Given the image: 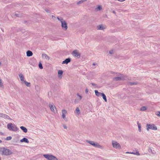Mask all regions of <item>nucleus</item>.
I'll return each mask as SVG.
<instances>
[{"label":"nucleus","instance_id":"f257e3e1","mask_svg":"<svg viewBox=\"0 0 160 160\" xmlns=\"http://www.w3.org/2000/svg\"><path fill=\"white\" fill-rule=\"evenodd\" d=\"M112 74H116L117 76H118L115 77L113 78V80L116 81H120L121 80H128L129 79L126 76H124L123 75H122L119 73H117L115 72H112Z\"/></svg>","mask_w":160,"mask_h":160},{"label":"nucleus","instance_id":"f03ea898","mask_svg":"<svg viewBox=\"0 0 160 160\" xmlns=\"http://www.w3.org/2000/svg\"><path fill=\"white\" fill-rule=\"evenodd\" d=\"M7 128L10 131L13 132L17 131L18 129L15 125L12 123H10L8 124Z\"/></svg>","mask_w":160,"mask_h":160},{"label":"nucleus","instance_id":"7ed1b4c3","mask_svg":"<svg viewBox=\"0 0 160 160\" xmlns=\"http://www.w3.org/2000/svg\"><path fill=\"white\" fill-rule=\"evenodd\" d=\"M0 151L2 152V154L5 155H9L12 154V152L10 150L5 148H1Z\"/></svg>","mask_w":160,"mask_h":160},{"label":"nucleus","instance_id":"20e7f679","mask_svg":"<svg viewBox=\"0 0 160 160\" xmlns=\"http://www.w3.org/2000/svg\"><path fill=\"white\" fill-rule=\"evenodd\" d=\"M87 142L95 148H100L102 149H103L104 148V147L103 146L100 145L97 142L95 143L93 141H90L88 140H87Z\"/></svg>","mask_w":160,"mask_h":160},{"label":"nucleus","instance_id":"39448f33","mask_svg":"<svg viewBox=\"0 0 160 160\" xmlns=\"http://www.w3.org/2000/svg\"><path fill=\"white\" fill-rule=\"evenodd\" d=\"M147 129L148 131L149 129H152L154 130H156L157 128L156 126L154 124H147L146 125Z\"/></svg>","mask_w":160,"mask_h":160},{"label":"nucleus","instance_id":"423d86ee","mask_svg":"<svg viewBox=\"0 0 160 160\" xmlns=\"http://www.w3.org/2000/svg\"><path fill=\"white\" fill-rule=\"evenodd\" d=\"M43 156L48 160H58L57 158L54 156L48 154H44Z\"/></svg>","mask_w":160,"mask_h":160},{"label":"nucleus","instance_id":"0eeeda50","mask_svg":"<svg viewBox=\"0 0 160 160\" xmlns=\"http://www.w3.org/2000/svg\"><path fill=\"white\" fill-rule=\"evenodd\" d=\"M72 55L75 57L77 58H79L80 57L81 54L79 53L77 50H74L72 52Z\"/></svg>","mask_w":160,"mask_h":160},{"label":"nucleus","instance_id":"6e6552de","mask_svg":"<svg viewBox=\"0 0 160 160\" xmlns=\"http://www.w3.org/2000/svg\"><path fill=\"white\" fill-rule=\"evenodd\" d=\"M77 97L75 99L74 102L75 104L78 103L81 100L82 97L78 93H77Z\"/></svg>","mask_w":160,"mask_h":160},{"label":"nucleus","instance_id":"1a4fd4ad","mask_svg":"<svg viewBox=\"0 0 160 160\" xmlns=\"http://www.w3.org/2000/svg\"><path fill=\"white\" fill-rule=\"evenodd\" d=\"M112 145L113 147L114 148H121V147L120 145V144L118 143L116 141H112Z\"/></svg>","mask_w":160,"mask_h":160},{"label":"nucleus","instance_id":"9d476101","mask_svg":"<svg viewBox=\"0 0 160 160\" xmlns=\"http://www.w3.org/2000/svg\"><path fill=\"white\" fill-rule=\"evenodd\" d=\"M62 27V29L64 30H66L68 28L67 24L66 22L64 21L61 23Z\"/></svg>","mask_w":160,"mask_h":160},{"label":"nucleus","instance_id":"9b49d317","mask_svg":"<svg viewBox=\"0 0 160 160\" xmlns=\"http://www.w3.org/2000/svg\"><path fill=\"white\" fill-rule=\"evenodd\" d=\"M49 106L51 110L54 112H55V109H56L55 106L53 104H49Z\"/></svg>","mask_w":160,"mask_h":160},{"label":"nucleus","instance_id":"f8f14e48","mask_svg":"<svg viewBox=\"0 0 160 160\" xmlns=\"http://www.w3.org/2000/svg\"><path fill=\"white\" fill-rule=\"evenodd\" d=\"M71 60V59L70 58H68L66 59L65 60L63 61L62 63V64H67L69 62H70Z\"/></svg>","mask_w":160,"mask_h":160},{"label":"nucleus","instance_id":"ddd939ff","mask_svg":"<svg viewBox=\"0 0 160 160\" xmlns=\"http://www.w3.org/2000/svg\"><path fill=\"white\" fill-rule=\"evenodd\" d=\"M20 142H25L27 143H28L29 142V141L27 138H24L20 140Z\"/></svg>","mask_w":160,"mask_h":160},{"label":"nucleus","instance_id":"4468645a","mask_svg":"<svg viewBox=\"0 0 160 160\" xmlns=\"http://www.w3.org/2000/svg\"><path fill=\"white\" fill-rule=\"evenodd\" d=\"M42 57L43 58H45L47 60H49V56L46 54L45 53L42 54Z\"/></svg>","mask_w":160,"mask_h":160},{"label":"nucleus","instance_id":"2eb2a0df","mask_svg":"<svg viewBox=\"0 0 160 160\" xmlns=\"http://www.w3.org/2000/svg\"><path fill=\"white\" fill-rule=\"evenodd\" d=\"M67 113V111L65 110H62V118L63 119H65V114Z\"/></svg>","mask_w":160,"mask_h":160},{"label":"nucleus","instance_id":"dca6fc26","mask_svg":"<svg viewBox=\"0 0 160 160\" xmlns=\"http://www.w3.org/2000/svg\"><path fill=\"white\" fill-rule=\"evenodd\" d=\"M27 55L28 57H30L32 56L33 53L32 52L28 50L27 52Z\"/></svg>","mask_w":160,"mask_h":160},{"label":"nucleus","instance_id":"f3484780","mask_svg":"<svg viewBox=\"0 0 160 160\" xmlns=\"http://www.w3.org/2000/svg\"><path fill=\"white\" fill-rule=\"evenodd\" d=\"M20 128L24 132L26 133L27 132L28 130L25 127L23 126H21L20 127Z\"/></svg>","mask_w":160,"mask_h":160},{"label":"nucleus","instance_id":"a211bd4d","mask_svg":"<svg viewBox=\"0 0 160 160\" xmlns=\"http://www.w3.org/2000/svg\"><path fill=\"white\" fill-rule=\"evenodd\" d=\"M95 92L96 95L98 97L100 96H101L102 94V93L98 92V91L97 90H95Z\"/></svg>","mask_w":160,"mask_h":160},{"label":"nucleus","instance_id":"6ab92c4d","mask_svg":"<svg viewBox=\"0 0 160 160\" xmlns=\"http://www.w3.org/2000/svg\"><path fill=\"white\" fill-rule=\"evenodd\" d=\"M19 76L20 79V80L22 81H23L24 82V81H25L24 80V78L23 75L22 74H21L19 75Z\"/></svg>","mask_w":160,"mask_h":160},{"label":"nucleus","instance_id":"aec40b11","mask_svg":"<svg viewBox=\"0 0 160 160\" xmlns=\"http://www.w3.org/2000/svg\"><path fill=\"white\" fill-rule=\"evenodd\" d=\"M97 28L98 30H103L104 28L102 25H100L98 26Z\"/></svg>","mask_w":160,"mask_h":160},{"label":"nucleus","instance_id":"412c9836","mask_svg":"<svg viewBox=\"0 0 160 160\" xmlns=\"http://www.w3.org/2000/svg\"><path fill=\"white\" fill-rule=\"evenodd\" d=\"M101 96L102 97L103 99L105 101V102H107V99L106 98V97L105 94H104L103 93H102V94L101 95Z\"/></svg>","mask_w":160,"mask_h":160},{"label":"nucleus","instance_id":"4be33fe9","mask_svg":"<svg viewBox=\"0 0 160 160\" xmlns=\"http://www.w3.org/2000/svg\"><path fill=\"white\" fill-rule=\"evenodd\" d=\"M127 153L132 154L136 155H140L139 152H127Z\"/></svg>","mask_w":160,"mask_h":160},{"label":"nucleus","instance_id":"5701e85b","mask_svg":"<svg viewBox=\"0 0 160 160\" xmlns=\"http://www.w3.org/2000/svg\"><path fill=\"white\" fill-rule=\"evenodd\" d=\"M76 112L78 114H79L80 113L79 108L78 107L76 108Z\"/></svg>","mask_w":160,"mask_h":160},{"label":"nucleus","instance_id":"b1692460","mask_svg":"<svg viewBox=\"0 0 160 160\" xmlns=\"http://www.w3.org/2000/svg\"><path fill=\"white\" fill-rule=\"evenodd\" d=\"M24 82L27 86L29 87L30 86V82H28L26 81H24Z\"/></svg>","mask_w":160,"mask_h":160},{"label":"nucleus","instance_id":"393cba45","mask_svg":"<svg viewBox=\"0 0 160 160\" xmlns=\"http://www.w3.org/2000/svg\"><path fill=\"white\" fill-rule=\"evenodd\" d=\"M137 124H138V131L139 132H141V124L140 123H139L138 122Z\"/></svg>","mask_w":160,"mask_h":160},{"label":"nucleus","instance_id":"a878e982","mask_svg":"<svg viewBox=\"0 0 160 160\" xmlns=\"http://www.w3.org/2000/svg\"><path fill=\"white\" fill-rule=\"evenodd\" d=\"M63 72L62 70H59L58 71V75L60 76L62 75Z\"/></svg>","mask_w":160,"mask_h":160},{"label":"nucleus","instance_id":"bb28decb","mask_svg":"<svg viewBox=\"0 0 160 160\" xmlns=\"http://www.w3.org/2000/svg\"><path fill=\"white\" fill-rule=\"evenodd\" d=\"M87 0H81V1H79V2H78L77 3V4H79L82 3H83L85 1H86Z\"/></svg>","mask_w":160,"mask_h":160},{"label":"nucleus","instance_id":"cd10ccee","mask_svg":"<svg viewBox=\"0 0 160 160\" xmlns=\"http://www.w3.org/2000/svg\"><path fill=\"white\" fill-rule=\"evenodd\" d=\"M58 19L60 21L61 23H62V22H64L65 20H64L62 18H59L58 17Z\"/></svg>","mask_w":160,"mask_h":160},{"label":"nucleus","instance_id":"c85d7f7f","mask_svg":"<svg viewBox=\"0 0 160 160\" xmlns=\"http://www.w3.org/2000/svg\"><path fill=\"white\" fill-rule=\"evenodd\" d=\"M147 109V108L146 107L143 106L142 107L140 108L141 111H144Z\"/></svg>","mask_w":160,"mask_h":160},{"label":"nucleus","instance_id":"c756f323","mask_svg":"<svg viewBox=\"0 0 160 160\" xmlns=\"http://www.w3.org/2000/svg\"><path fill=\"white\" fill-rule=\"evenodd\" d=\"M3 116L4 117L3 118H7L8 119H10V117H9V116L6 114H4V115Z\"/></svg>","mask_w":160,"mask_h":160},{"label":"nucleus","instance_id":"7c9ffc66","mask_svg":"<svg viewBox=\"0 0 160 160\" xmlns=\"http://www.w3.org/2000/svg\"><path fill=\"white\" fill-rule=\"evenodd\" d=\"M96 9H97L98 11H100L102 9V7L100 6H98L97 8H96Z\"/></svg>","mask_w":160,"mask_h":160},{"label":"nucleus","instance_id":"2f4dec72","mask_svg":"<svg viewBox=\"0 0 160 160\" xmlns=\"http://www.w3.org/2000/svg\"><path fill=\"white\" fill-rule=\"evenodd\" d=\"M39 67V68L41 69H42L43 68V67L42 66V65L41 62H40L38 64Z\"/></svg>","mask_w":160,"mask_h":160},{"label":"nucleus","instance_id":"473e14b6","mask_svg":"<svg viewBox=\"0 0 160 160\" xmlns=\"http://www.w3.org/2000/svg\"><path fill=\"white\" fill-rule=\"evenodd\" d=\"M3 86V84L2 82V80L0 78V87H2Z\"/></svg>","mask_w":160,"mask_h":160},{"label":"nucleus","instance_id":"72a5a7b5","mask_svg":"<svg viewBox=\"0 0 160 160\" xmlns=\"http://www.w3.org/2000/svg\"><path fill=\"white\" fill-rule=\"evenodd\" d=\"M12 137L11 136H8L5 139V140H9L12 139Z\"/></svg>","mask_w":160,"mask_h":160},{"label":"nucleus","instance_id":"f704fd0d","mask_svg":"<svg viewBox=\"0 0 160 160\" xmlns=\"http://www.w3.org/2000/svg\"><path fill=\"white\" fill-rule=\"evenodd\" d=\"M149 152H151L152 154H154L155 152V151L154 150H152V149L151 148L149 149Z\"/></svg>","mask_w":160,"mask_h":160},{"label":"nucleus","instance_id":"c9c22d12","mask_svg":"<svg viewBox=\"0 0 160 160\" xmlns=\"http://www.w3.org/2000/svg\"><path fill=\"white\" fill-rule=\"evenodd\" d=\"M45 10L46 12H48V13H50V11L48 9H45Z\"/></svg>","mask_w":160,"mask_h":160},{"label":"nucleus","instance_id":"e433bc0d","mask_svg":"<svg viewBox=\"0 0 160 160\" xmlns=\"http://www.w3.org/2000/svg\"><path fill=\"white\" fill-rule=\"evenodd\" d=\"M4 115V114L1 113H0V117L3 118V117H4L3 116Z\"/></svg>","mask_w":160,"mask_h":160},{"label":"nucleus","instance_id":"4c0bfd02","mask_svg":"<svg viewBox=\"0 0 160 160\" xmlns=\"http://www.w3.org/2000/svg\"><path fill=\"white\" fill-rule=\"evenodd\" d=\"M129 84L131 85H132L134 84H135V82H130L129 83Z\"/></svg>","mask_w":160,"mask_h":160},{"label":"nucleus","instance_id":"58836bf2","mask_svg":"<svg viewBox=\"0 0 160 160\" xmlns=\"http://www.w3.org/2000/svg\"><path fill=\"white\" fill-rule=\"evenodd\" d=\"M156 115L160 117V111L158 112Z\"/></svg>","mask_w":160,"mask_h":160},{"label":"nucleus","instance_id":"ea45409f","mask_svg":"<svg viewBox=\"0 0 160 160\" xmlns=\"http://www.w3.org/2000/svg\"><path fill=\"white\" fill-rule=\"evenodd\" d=\"M113 51L112 50H110L109 52V53L110 54H112L113 53Z\"/></svg>","mask_w":160,"mask_h":160},{"label":"nucleus","instance_id":"a19ab883","mask_svg":"<svg viewBox=\"0 0 160 160\" xmlns=\"http://www.w3.org/2000/svg\"><path fill=\"white\" fill-rule=\"evenodd\" d=\"M63 128H65V129H66L67 128V127L66 126V125H65V124H63Z\"/></svg>","mask_w":160,"mask_h":160},{"label":"nucleus","instance_id":"79ce46f5","mask_svg":"<svg viewBox=\"0 0 160 160\" xmlns=\"http://www.w3.org/2000/svg\"><path fill=\"white\" fill-rule=\"evenodd\" d=\"M88 89H86V90H85L86 93H88Z\"/></svg>","mask_w":160,"mask_h":160},{"label":"nucleus","instance_id":"37998d69","mask_svg":"<svg viewBox=\"0 0 160 160\" xmlns=\"http://www.w3.org/2000/svg\"><path fill=\"white\" fill-rule=\"evenodd\" d=\"M15 16H16L17 17H19L18 15V14L16 13L15 14Z\"/></svg>","mask_w":160,"mask_h":160},{"label":"nucleus","instance_id":"c03bdc74","mask_svg":"<svg viewBox=\"0 0 160 160\" xmlns=\"http://www.w3.org/2000/svg\"><path fill=\"white\" fill-rule=\"evenodd\" d=\"M92 84L93 86H95L96 85V84H95L94 83H92Z\"/></svg>","mask_w":160,"mask_h":160},{"label":"nucleus","instance_id":"a18cd8bd","mask_svg":"<svg viewBox=\"0 0 160 160\" xmlns=\"http://www.w3.org/2000/svg\"><path fill=\"white\" fill-rule=\"evenodd\" d=\"M92 65H93V66L95 65H96V63H93V64H92Z\"/></svg>","mask_w":160,"mask_h":160},{"label":"nucleus","instance_id":"49530a36","mask_svg":"<svg viewBox=\"0 0 160 160\" xmlns=\"http://www.w3.org/2000/svg\"><path fill=\"white\" fill-rule=\"evenodd\" d=\"M2 142V141L1 140H0V143H1Z\"/></svg>","mask_w":160,"mask_h":160},{"label":"nucleus","instance_id":"de8ad7c7","mask_svg":"<svg viewBox=\"0 0 160 160\" xmlns=\"http://www.w3.org/2000/svg\"><path fill=\"white\" fill-rule=\"evenodd\" d=\"M113 13H115V11H113Z\"/></svg>","mask_w":160,"mask_h":160},{"label":"nucleus","instance_id":"09e8293b","mask_svg":"<svg viewBox=\"0 0 160 160\" xmlns=\"http://www.w3.org/2000/svg\"><path fill=\"white\" fill-rule=\"evenodd\" d=\"M1 160V158L0 157V160Z\"/></svg>","mask_w":160,"mask_h":160}]
</instances>
